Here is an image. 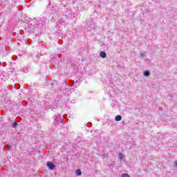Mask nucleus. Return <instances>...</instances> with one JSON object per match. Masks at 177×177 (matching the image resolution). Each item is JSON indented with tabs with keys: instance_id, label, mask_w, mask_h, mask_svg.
<instances>
[{
	"instance_id": "nucleus-1",
	"label": "nucleus",
	"mask_w": 177,
	"mask_h": 177,
	"mask_svg": "<svg viewBox=\"0 0 177 177\" xmlns=\"http://www.w3.org/2000/svg\"><path fill=\"white\" fill-rule=\"evenodd\" d=\"M46 166L51 171H53V169H55V168H56V165H55V163H53L52 162H47Z\"/></svg>"
},
{
	"instance_id": "nucleus-2",
	"label": "nucleus",
	"mask_w": 177,
	"mask_h": 177,
	"mask_svg": "<svg viewBox=\"0 0 177 177\" xmlns=\"http://www.w3.org/2000/svg\"><path fill=\"white\" fill-rule=\"evenodd\" d=\"M100 56L101 57H102L103 59H104V58L106 57L107 55L106 54V52H104V51H101V52L100 53Z\"/></svg>"
},
{
	"instance_id": "nucleus-3",
	"label": "nucleus",
	"mask_w": 177,
	"mask_h": 177,
	"mask_svg": "<svg viewBox=\"0 0 177 177\" xmlns=\"http://www.w3.org/2000/svg\"><path fill=\"white\" fill-rule=\"evenodd\" d=\"M143 75H144V77H149L150 72L149 71H144Z\"/></svg>"
},
{
	"instance_id": "nucleus-4",
	"label": "nucleus",
	"mask_w": 177,
	"mask_h": 177,
	"mask_svg": "<svg viewBox=\"0 0 177 177\" xmlns=\"http://www.w3.org/2000/svg\"><path fill=\"white\" fill-rule=\"evenodd\" d=\"M76 175L78 176H81V175H82V171H81V169H78L76 170Z\"/></svg>"
},
{
	"instance_id": "nucleus-5",
	"label": "nucleus",
	"mask_w": 177,
	"mask_h": 177,
	"mask_svg": "<svg viewBox=\"0 0 177 177\" xmlns=\"http://www.w3.org/2000/svg\"><path fill=\"white\" fill-rule=\"evenodd\" d=\"M122 120V117L120 115L115 116V121H121Z\"/></svg>"
},
{
	"instance_id": "nucleus-6",
	"label": "nucleus",
	"mask_w": 177,
	"mask_h": 177,
	"mask_svg": "<svg viewBox=\"0 0 177 177\" xmlns=\"http://www.w3.org/2000/svg\"><path fill=\"white\" fill-rule=\"evenodd\" d=\"M118 157L119 160H122L124 158V156L121 153H119Z\"/></svg>"
},
{
	"instance_id": "nucleus-7",
	"label": "nucleus",
	"mask_w": 177,
	"mask_h": 177,
	"mask_svg": "<svg viewBox=\"0 0 177 177\" xmlns=\"http://www.w3.org/2000/svg\"><path fill=\"white\" fill-rule=\"evenodd\" d=\"M37 23H39V24H41L42 26H44V24H45V22L44 21L41 20V19L37 21Z\"/></svg>"
},
{
	"instance_id": "nucleus-8",
	"label": "nucleus",
	"mask_w": 177,
	"mask_h": 177,
	"mask_svg": "<svg viewBox=\"0 0 177 177\" xmlns=\"http://www.w3.org/2000/svg\"><path fill=\"white\" fill-rule=\"evenodd\" d=\"M17 125V122H14V123H12V128H16V126Z\"/></svg>"
},
{
	"instance_id": "nucleus-9",
	"label": "nucleus",
	"mask_w": 177,
	"mask_h": 177,
	"mask_svg": "<svg viewBox=\"0 0 177 177\" xmlns=\"http://www.w3.org/2000/svg\"><path fill=\"white\" fill-rule=\"evenodd\" d=\"M122 177H131L128 174H124Z\"/></svg>"
},
{
	"instance_id": "nucleus-10",
	"label": "nucleus",
	"mask_w": 177,
	"mask_h": 177,
	"mask_svg": "<svg viewBox=\"0 0 177 177\" xmlns=\"http://www.w3.org/2000/svg\"><path fill=\"white\" fill-rule=\"evenodd\" d=\"M140 57H144V56H145V54H143V53H140Z\"/></svg>"
},
{
	"instance_id": "nucleus-11",
	"label": "nucleus",
	"mask_w": 177,
	"mask_h": 177,
	"mask_svg": "<svg viewBox=\"0 0 177 177\" xmlns=\"http://www.w3.org/2000/svg\"><path fill=\"white\" fill-rule=\"evenodd\" d=\"M174 165H176V167H177V162H174Z\"/></svg>"
},
{
	"instance_id": "nucleus-12",
	"label": "nucleus",
	"mask_w": 177,
	"mask_h": 177,
	"mask_svg": "<svg viewBox=\"0 0 177 177\" xmlns=\"http://www.w3.org/2000/svg\"><path fill=\"white\" fill-rule=\"evenodd\" d=\"M159 110H161V108H159Z\"/></svg>"
}]
</instances>
